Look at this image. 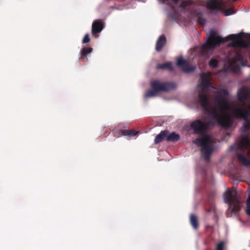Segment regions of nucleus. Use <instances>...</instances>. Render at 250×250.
Wrapping results in <instances>:
<instances>
[{"label":"nucleus","instance_id":"obj_1","mask_svg":"<svg viewBox=\"0 0 250 250\" xmlns=\"http://www.w3.org/2000/svg\"><path fill=\"white\" fill-rule=\"evenodd\" d=\"M213 125L212 121L205 122L197 119L192 122L190 125L194 134L203 135L202 137L196 138L192 142L197 146L201 147L202 156L207 162L209 161L210 157L214 150V141L209 135L206 134V133L210 126Z\"/></svg>","mask_w":250,"mask_h":250},{"label":"nucleus","instance_id":"obj_2","mask_svg":"<svg viewBox=\"0 0 250 250\" xmlns=\"http://www.w3.org/2000/svg\"><path fill=\"white\" fill-rule=\"evenodd\" d=\"M202 90L198 95V103L205 111L208 112L211 120L215 121L217 123L223 127L230 126L231 123L230 116L224 113L221 115L217 109L214 108L211 110L210 103L207 93L210 88H213L211 83L207 77L203 78L201 82Z\"/></svg>","mask_w":250,"mask_h":250},{"label":"nucleus","instance_id":"obj_3","mask_svg":"<svg viewBox=\"0 0 250 250\" xmlns=\"http://www.w3.org/2000/svg\"><path fill=\"white\" fill-rule=\"evenodd\" d=\"M228 95V91L226 89L222 88L217 90L216 94L214 96L216 105L219 107L222 113L220 115H223L224 113H226L230 115L231 121V124H232V117L235 119H243L244 121L243 123L244 131L250 132V109L248 107V108L237 107L233 110L232 115L226 113L227 111L230 109V106L227 100ZM231 125L226 128H229Z\"/></svg>","mask_w":250,"mask_h":250},{"label":"nucleus","instance_id":"obj_4","mask_svg":"<svg viewBox=\"0 0 250 250\" xmlns=\"http://www.w3.org/2000/svg\"><path fill=\"white\" fill-rule=\"evenodd\" d=\"M248 42L244 40L242 36L231 34L225 38L220 36L211 35L208 39L207 42L201 47V52L203 54H206L208 51L214 49L215 47L219 46L222 43L228 41H232V45L236 47L248 48L250 43V34L247 37Z\"/></svg>","mask_w":250,"mask_h":250},{"label":"nucleus","instance_id":"obj_5","mask_svg":"<svg viewBox=\"0 0 250 250\" xmlns=\"http://www.w3.org/2000/svg\"><path fill=\"white\" fill-rule=\"evenodd\" d=\"M151 90L147 91L145 97L146 98L154 97L161 92H167L174 90L176 85L173 82H162L159 80H155L150 82Z\"/></svg>","mask_w":250,"mask_h":250},{"label":"nucleus","instance_id":"obj_6","mask_svg":"<svg viewBox=\"0 0 250 250\" xmlns=\"http://www.w3.org/2000/svg\"><path fill=\"white\" fill-rule=\"evenodd\" d=\"M236 147V155L238 161L243 166H250V160L245 156V151L246 150L248 155H250V140L248 136H242Z\"/></svg>","mask_w":250,"mask_h":250},{"label":"nucleus","instance_id":"obj_7","mask_svg":"<svg viewBox=\"0 0 250 250\" xmlns=\"http://www.w3.org/2000/svg\"><path fill=\"white\" fill-rule=\"evenodd\" d=\"M224 198L230 208H231L232 211L236 213L240 210L241 202L236 190L234 193L229 190L226 191Z\"/></svg>","mask_w":250,"mask_h":250},{"label":"nucleus","instance_id":"obj_8","mask_svg":"<svg viewBox=\"0 0 250 250\" xmlns=\"http://www.w3.org/2000/svg\"><path fill=\"white\" fill-rule=\"evenodd\" d=\"M177 65L181 67L182 70L186 73L193 72L196 69L195 66L190 65L187 61L182 58L177 60Z\"/></svg>","mask_w":250,"mask_h":250},{"label":"nucleus","instance_id":"obj_9","mask_svg":"<svg viewBox=\"0 0 250 250\" xmlns=\"http://www.w3.org/2000/svg\"><path fill=\"white\" fill-rule=\"evenodd\" d=\"M250 99V93L245 88H243L239 90L237 93V100L239 102L246 105V101Z\"/></svg>","mask_w":250,"mask_h":250},{"label":"nucleus","instance_id":"obj_10","mask_svg":"<svg viewBox=\"0 0 250 250\" xmlns=\"http://www.w3.org/2000/svg\"><path fill=\"white\" fill-rule=\"evenodd\" d=\"M104 28L103 22L101 20L94 21L92 25V34L95 36L97 34L100 33Z\"/></svg>","mask_w":250,"mask_h":250},{"label":"nucleus","instance_id":"obj_11","mask_svg":"<svg viewBox=\"0 0 250 250\" xmlns=\"http://www.w3.org/2000/svg\"><path fill=\"white\" fill-rule=\"evenodd\" d=\"M93 48L90 47H83L81 50L79 60L83 62L88 61V56L92 51Z\"/></svg>","mask_w":250,"mask_h":250},{"label":"nucleus","instance_id":"obj_12","mask_svg":"<svg viewBox=\"0 0 250 250\" xmlns=\"http://www.w3.org/2000/svg\"><path fill=\"white\" fill-rule=\"evenodd\" d=\"M166 38L164 35H161L157 41L156 44V50L160 52L166 43Z\"/></svg>","mask_w":250,"mask_h":250},{"label":"nucleus","instance_id":"obj_13","mask_svg":"<svg viewBox=\"0 0 250 250\" xmlns=\"http://www.w3.org/2000/svg\"><path fill=\"white\" fill-rule=\"evenodd\" d=\"M169 133V131L167 130H165L162 131L159 134H158L154 139L155 144H159L162 142L165 138L167 139V136Z\"/></svg>","mask_w":250,"mask_h":250},{"label":"nucleus","instance_id":"obj_14","mask_svg":"<svg viewBox=\"0 0 250 250\" xmlns=\"http://www.w3.org/2000/svg\"><path fill=\"white\" fill-rule=\"evenodd\" d=\"M157 69H166L172 71L173 70V66L171 62H167L164 63H159L157 66Z\"/></svg>","mask_w":250,"mask_h":250},{"label":"nucleus","instance_id":"obj_15","mask_svg":"<svg viewBox=\"0 0 250 250\" xmlns=\"http://www.w3.org/2000/svg\"><path fill=\"white\" fill-rule=\"evenodd\" d=\"M167 141L168 142H175L178 141L180 139V135L175 132H172L170 134H167Z\"/></svg>","mask_w":250,"mask_h":250},{"label":"nucleus","instance_id":"obj_16","mask_svg":"<svg viewBox=\"0 0 250 250\" xmlns=\"http://www.w3.org/2000/svg\"><path fill=\"white\" fill-rule=\"evenodd\" d=\"M190 222L192 227L194 229H197L199 227V224L197 217L193 214L190 215Z\"/></svg>","mask_w":250,"mask_h":250},{"label":"nucleus","instance_id":"obj_17","mask_svg":"<svg viewBox=\"0 0 250 250\" xmlns=\"http://www.w3.org/2000/svg\"><path fill=\"white\" fill-rule=\"evenodd\" d=\"M122 135L123 136H128L129 137H132L136 135L139 132L138 131H134L132 130H121V131Z\"/></svg>","mask_w":250,"mask_h":250},{"label":"nucleus","instance_id":"obj_18","mask_svg":"<svg viewBox=\"0 0 250 250\" xmlns=\"http://www.w3.org/2000/svg\"><path fill=\"white\" fill-rule=\"evenodd\" d=\"M208 65L210 67L212 68H216L218 67V61L215 59H211L208 62Z\"/></svg>","mask_w":250,"mask_h":250},{"label":"nucleus","instance_id":"obj_19","mask_svg":"<svg viewBox=\"0 0 250 250\" xmlns=\"http://www.w3.org/2000/svg\"><path fill=\"white\" fill-rule=\"evenodd\" d=\"M206 211L207 213H209L210 212H215V207L213 203H211L208 204V207H206Z\"/></svg>","mask_w":250,"mask_h":250},{"label":"nucleus","instance_id":"obj_20","mask_svg":"<svg viewBox=\"0 0 250 250\" xmlns=\"http://www.w3.org/2000/svg\"><path fill=\"white\" fill-rule=\"evenodd\" d=\"M166 1L167 2L170 6L174 7L178 4L179 0H162V3H164Z\"/></svg>","mask_w":250,"mask_h":250},{"label":"nucleus","instance_id":"obj_21","mask_svg":"<svg viewBox=\"0 0 250 250\" xmlns=\"http://www.w3.org/2000/svg\"><path fill=\"white\" fill-rule=\"evenodd\" d=\"M246 202L247 208L246 210V212L247 214L250 216V193L249 195Z\"/></svg>","mask_w":250,"mask_h":250},{"label":"nucleus","instance_id":"obj_22","mask_svg":"<svg viewBox=\"0 0 250 250\" xmlns=\"http://www.w3.org/2000/svg\"><path fill=\"white\" fill-rule=\"evenodd\" d=\"M198 23L202 26H204L206 23V20L203 18L202 17H199L197 19Z\"/></svg>","mask_w":250,"mask_h":250},{"label":"nucleus","instance_id":"obj_23","mask_svg":"<svg viewBox=\"0 0 250 250\" xmlns=\"http://www.w3.org/2000/svg\"><path fill=\"white\" fill-rule=\"evenodd\" d=\"M90 40L89 34H86L82 40V42L83 44L89 42H90Z\"/></svg>","mask_w":250,"mask_h":250},{"label":"nucleus","instance_id":"obj_24","mask_svg":"<svg viewBox=\"0 0 250 250\" xmlns=\"http://www.w3.org/2000/svg\"><path fill=\"white\" fill-rule=\"evenodd\" d=\"M234 14V11L232 9L229 8L225 10V15L226 16H229Z\"/></svg>","mask_w":250,"mask_h":250},{"label":"nucleus","instance_id":"obj_25","mask_svg":"<svg viewBox=\"0 0 250 250\" xmlns=\"http://www.w3.org/2000/svg\"><path fill=\"white\" fill-rule=\"evenodd\" d=\"M216 250H224V243L223 242H220L218 244Z\"/></svg>","mask_w":250,"mask_h":250},{"label":"nucleus","instance_id":"obj_26","mask_svg":"<svg viewBox=\"0 0 250 250\" xmlns=\"http://www.w3.org/2000/svg\"><path fill=\"white\" fill-rule=\"evenodd\" d=\"M188 2L186 1H183L180 4L179 7L182 8H185L188 5Z\"/></svg>","mask_w":250,"mask_h":250},{"label":"nucleus","instance_id":"obj_27","mask_svg":"<svg viewBox=\"0 0 250 250\" xmlns=\"http://www.w3.org/2000/svg\"><path fill=\"white\" fill-rule=\"evenodd\" d=\"M248 108H249L250 109V104H249V105H248Z\"/></svg>","mask_w":250,"mask_h":250}]
</instances>
